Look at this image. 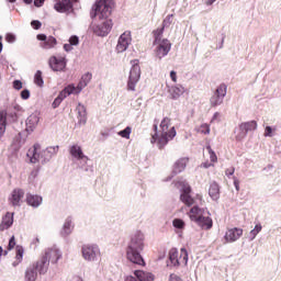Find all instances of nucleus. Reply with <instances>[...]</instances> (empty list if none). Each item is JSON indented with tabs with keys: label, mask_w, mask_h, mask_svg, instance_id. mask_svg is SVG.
<instances>
[{
	"label": "nucleus",
	"mask_w": 281,
	"mask_h": 281,
	"mask_svg": "<svg viewBox=\"0 0 281 281\" xmlns=\"http://www.w3.org/2000/svg\"><path fill=\"white\" fill-rule=\"evenodd\" d=\"M144 240L145 236L142 231H136L131 235L130 243L126 249L127 260L133 262V265H139L144 267V258L142 257V251H144Z\"/></svg>",
	"instance_id": "obj_1"
},
{
	"label": "nucleus",
	"mask_w": 281,
	"mask_h": 281,
	"mask_svg": "<svg viewBox=\"0 0 281 281\" xmlns=\"http://www.w3.org/2000/svg\"><path fill=\"white\" fill-rule=\"evenodd\" d=\"M155 134L151 136V144H156L158 148H164L177 137V130L175 128L170 117H164L160 122L159 130L157 131V125H155Z\"/></svg>",
	"instance_id": "obj_2"
},
{
	"label": "nucleus",
	"mask_w": 281,
	"mask_h": 281,
	"mask_svg": "<svg viewBox=\"0 0 281 281\" xmlns=\"http://www.w3.org/2000/svg\"><path fill=\"white\" fill-rule=\"evenodd\" d=\"M58 150H60L58 145L42 149L41 144H35L32 148L29 149L26 157L30 158L31 164H38V161H41V164H47L52 161L53 157L58 155Z\"/></svg>",
	"instance_id": "obj_3"
},
{
	"label": "nucleus",
	"mask_w": 281,
	"mask_h": 281,
	"mask_svg": "<svg viewBox=\"0 0 281 281\" xmlns=\"http://www.w3.org/2000/svg\"><path fill=\"white\" fill-rule=\"evenodd\" d=\"M188 215L190 221L196 223L202 229H212V217H210V212L205 211L204 209H201L195 204L193 207H191Z\"/></svg>",
	"instance_id": "obj_4"
},
{
	"label": "nucleus",
	"mask_w": 281,
	"mask_h": 281,
	"mask_svg": "<svg viewBox=\"0 0 281 281\" xmlns=\"http://www.w3.org/2000/svg\"><path fill=\"white\" fill-rule=\"evenodd\" d=\"M178 188H180V201L184 203L188 207H192V205H199L201 201H203L202 195H195L192 194V188L186 180H180L177 183Z\"/></svg>",
	"instance_id": "obj_5"
},
{
	"label": "nucleus",
	"mask_w": 281,
	"mask_h": 281,
	"mask_svg": "<svg viewBox=\"0 0 281 281\" xmlns=\"http://www.w3.org/2000/svg\"><path fill=\"white\" fill-rule=\"evenodd\" d=\"M113 0H99L92 7L90 16L91 19H95V16H99V19H109L113 12Z\"/></svg>",
	"instance_id": "obj_6"
},
{
	"label": "nucleus",
	"mask_w": 281,
	"mask_h": 281,
	"mask_svg": "<svg viewBox=\"0 0 281 281\" xmlns=\"http://www.w3.org/2000/svg\"><path fill=\"white\" fill-rule=\"evenodd\" d=\"M81 254L86 262H98L100 258V247L95 244H88L81 247Z\"/></svg>",
	"instance_id": "obj_7"
},
{
	"label": "nucleus",
	"mask_w": 281,
	"mask_h": 281,
	"mask_svg": "<svg viewBox=\"0 0 281 281\" xmlns=\"http://www.w3.org/2000/svg\"><path fill=\"white\" fill-rule=\"evenodd\" d=\"M139 78H142V68L139 67V64L134 61L132 68L130 69V76L127 79V91H136Z\"/></svg>",
	"instance_id": "obj_8"
},
{
	"label": "nucleus",
	"mask_w": 281,
	"mask_h": 281,
	"mask_svg": "<svg viewBox=\"0 0 281 281\" xmlns=\"http://www.w3.org/2000/svg\"><path fill=\"white\" fill-rule=\"evenodd\" d=\"M154 56L161 60V58H166L168 54H170V49H172V43L168 41V38H162L161 42H154Z\"/></svg>",
	"instance_id": "obj_9"
},
{
	"label": "nucleus",
	"mask_w": 281,
	"mask_h": 281,
	"mask_svg": "<svg viewBox=\"0 0 281 281\" xmlns=\"http://www.w3.org/2000/svg\"><path fill=\"white\" fill-rule=\"evenodd\" d=\"M226 95H227V86L220 85L215 90L214 94L210 99L211 106H221Z\"/></svg>",
	"instance_id": "obj_10"
},
{
	"label": "nucleus",
	"mask_w": 281,
	"mask_h": 281,
	"mask_svg": "<svg viewBox=\"0 0 281 281\" xmlns=\"http://www.w3.org/2000/svg\"><path fill=\"white\" fill-rule=\"evenodd\" d=\"M133 42V37L131 36V31H125L122 33L119 37L117 44H116V53L117 54H124L126 49H128V46Z\"/></svg>",
	"instance_id": "obj_11"
},
{
	"label": "nucleus",
	"mask_w": 281,
	"mask_h": 281,
	"mask_svg": "<svg viewBox=\"0 0 281 281\" xmlns=\"http://www.w3.org/2000/svg\"><path fill=\"white\" fill-rule=\"evenodd\" d=\"M50 265H58V260L63 258V251L58 247L47 248L42 255Z\"/></svg>",
	"instance_id": "obj_12"
},
{
	"label": "nucleus",
	"mask_w": 281,
	"mask_h": 281,
	"mask_svg": "<svg viewBox=\"0 0 281 281\" xmlns=\"http://www.w3.org/2000/svg\"><path fill=\"white\" fill-rule=\"evenodd\" d=\"M25 196V191L23 189H13L9 194L8 201L12 205V207H21L23 203V199Z\"/></svg>",
	"instance_id": "obj_13"
},
{
	"label": "nucleus",
	"mask_w": 281,
	"mask_h": 281,
	"mask_svg": "<svg viewBox=\"0 0 281 281\" xmlns=\"http://www.w3.org/2000/svg\"><path fill=\"white\" fill-rule=\"evenodd\" d=\"M69 154L75 161H81V164H87L89 157L82 151V147L78 144H74L69 147Z\"/></svg>",
	"instance_id": "obj_14"
},
{
	"label": "nucleus",
	"mask_w": 281,
	"mask_h": 281,
	"mask_svg": "<svg viewBox=\"0 0 281 281\" xmlns=\"http://www.w3.org/2000/svg\"><path fill=\"white\" fill-rule=\"evenodd\" d=\"M48 65L54 71H65L67 59L63 56H52L48 60Z\"/></svg>",
	"instance_id": "obj_15"
},
{
	"label": "nucleus",
	"mask_w": 281,
	"mask_h": 281,
	"mask_svg": "<svg viewBox=\"0 0 281 281\" xmlns=\"http://www.w3.org/2000/svg\"><path fill=\"white\" fill-rule=\"evenodd\" d=\"M36 38L41 42L40 47H42V49H54V47H56V45L58 44L56 37L54 36L37 34Z\"/></svg>",
	"instance_id": "obj_16"
},
{
	"label": "nucleus",
	"mask_w": 281,
	"mask_h": 281,
	"mask_svg": "<svg viewBox=\"0 0 281 281\" xmlns=\"http://www.w3.org/2000/svg\"><path fill=\"white\" fill-rule=\"evenodd\" d=\"M113 29V21L105 20L103 23L94 25L93 32L97 36H106Z\"/></svg>",
	"instance_id": "obj_17"
},
{
	"label": "nucleus",
	"mask_w": 281,
	"mask_h": 281,
	"mask_svg": "<svg viewBox=\"0 0 281 281\" xmlns=\"http://www.w3.org/2000/svg\"><path fill=\"white\" fill-rule=\"evenodd\" d=\"M38 122H41V113L33 112L27 119H26V133H34L36 131V126H38Z\"/></svg>",
	"instance_id": "obj_18"
},
{
	"label": "nucleus",
	"mask_w": 281,
	"mask_h": 281,
	"mask_svg": "<svg viewBox=\"0 0 281 281\" xmlns=\"http://www.w3.org/2000/svg\"><path fill=\"white\" fill-rule=\"evenodd\" d=\"M243 236V228L234 227L228 228L224 235L226 243H236Z\"/></svg>",
	"instance_id": "obj_19"
},
{
	"label": "nucleus",
	"mask_w": 281,
	"mask_h": 281,
	"mask_svg": "<svg viewBox=\"0 0 281 281\" xmlns=\"http://www.w3.org/2000/svg\"><path fill=\"white\" fill-rule=\"evenodd\" d=\"M74 227H76L74 224V217L71 216L66 217L60 229V236H63V238H67V236H71V234L74 233Z\"/></svg>",
	"instance_id": "obj_20"
},
{
	"label": "nucleus",
	"mask_w": 281,
	"mask_h": 281,
	"mask_svg": "<svg viewBox=\"0 0 281 281\" xmlns=\"http://www.w3.org/2000/svg\"><path fill=\"white\" fill-rule=\"evenodd\" d=\"M76 113L78 124H80V126H85V124H87V108L85 106V104L78 103L76 108Z\"/></svg>",
	"instance_id": "obj_21"
},
{
	"label": "nucleus",
	"mask_w": 281,
	"mask_h": 281,
	"mask_svg": "<svg viewBox=\"0 0 281 281\" xmlns=\"http://www.w3.org/2000/svg\"><path fill=\"white\" fill-rule=\"evenodd\" d=\"M74 8V4H71V0H61L57 3H55L54 9L56 12L65 13L71 11Z\"/></svg>",
	"instance_id": "obj_22"
},
{
	"label": "nucleus",
	"mask_w": 281,
	"mask_h": 281,
	"mask_svg": "<svg viewBox=\"0 0 281 281\" xmlns=\"http://www.w3.org/2000/svg\"><path fill=\"white\" fill-rule=\"evenodd\" d=\"M26 203L31 207H41V205L43 204V196L27 193L26 194Z\"/></svg>",
	"instance_id": "obj_23"
},
{
	"label": "nucleus",
	"mask_w": 281,
	"mask_h": 281,
	"mask_svg": "<svg viewBox=\"0 0 281 281\" xmlns=\"http://www.w3.org/2000/svg\"><path fill=\"white\" fill-rule=\"evenodd\" d=\"M69 95H72V93L66 87L59 92L58 97L54 100L52 104L53 109H58L63 103V100H65L66 98H69Z\"/></svg>",
	"instance_id": "obj_24"
},
{
	"label": "nucleus",
	"mask_w": 281,
	"mask_h": 281,
	"mask_svg": "<svg viewBox=\"0 0 281 281\" xmlns=\"http://www.w3.org/2000/svg\"><path fill=\"white\" fill-rule=\"evenodd\" d=\"M87 81L85 79H80L77 86L75 85H68L67 88L72 95H78L79 93H82V89L87 87Z\"/></svg>",
	"instance_id": "obj_25"
},
{
	"label": "nucleus",
	"mask_w": 281,
	"mask_h": 281,
	"mask_svg": "<svg viewBox=\"0 0 281 281\" xmlns=\"http://www.w3.org/2000/svg\"><path fill=\"white\" fill-rule=\"evenodd\" d=\"M35 269L41 276H45V273L49 271L48 260L42 256L41 259L36 262Z\"/></svg>",
	"instance_id": "obj_26"
},
{
	"label": "nucleus",
	"mask_w": 281,
	"mask_h": 281,
	"mask_svg": "<svg viewBox=\"0 0 281 281\" xmlns=\"http://www.w3.org/2000/svg\"><path fill=\"white\" fill-rule=\"evenodd\" d=\"M188 161H190L188 157L178 159L173 165V173L179 175L180 172H183L188 166Z\"/></svg>",
	"instance_id": "obj_27"
},
{
	"label": "nucleus",
	"mask_w": 281,
	"mask_h": 281,
	"mask_svg": "<svg viewBox=\"0 0 281 281\" xmlns=\"http://www.w3.org/2000/svg\"><path fill=\"white\" fill-rule=\"evenodd\" d=\"M14 224V213H10L8 212L3 218L2 222L0 224V229H10V227H12V225Z\"/></svg>",
	"instance_id": "obj_28"
},
{
	"label": "nucleus",
	"mask_w": 281,
	"mask_h": 281,
	"mask_svg": "<svg viewBox=\"0 0 281 281\" xmlns=\"http://www.w3.org/2000/svg\"><path fill=\"white\" fill-rule=\"evenodd\" d=\"M209 195L213 201H218V199H221V187H218V183L212 182L210 184Z\"/></svg>",
	"instance_id": "obj_29"
},
{
	"label": "nucleus",
	"mask_w": 281,
	"mask_h": 281,
	"mask_svg": "<svg viewBox=\"0 0 281 281\" xmlns=\"http://www.w3.org/2000/svg\"><path fill=\"white\" fill-rule=\"evenodd\" d=\"M23 256H25V248L23 246H15V260L12 262V267H19L23 262Z\"/></svg>",
	"instance_id": "obj_30"
},
{
	"label": "nucleus",
	"mask_w": 281,
	"mask_h": 281,
	"mask_svg": "<svg viewBox=\"0 0 281 281\" xmlns=\"http://www.w3.org/2000/svg\"><path fill=\"white\" fill-rule=\"evenodd\" d=\"M186 89L182 86H172L169 88L168 93L172 100H177L183 95Z\"/></svg>",
	"instance_id": "obj_31"
},
{
	"label": "nucleus",
	"mask_w": 281,
	"mask_h": 281,
	"mask_svg": "<svg viewBox=\"0 0 281 281\" xmlns=\"http://www.w3.org/2000/svg\"><path fill=\"white\" fill-rule=\"evenodd\" d=\"M8 126V111H0V139L5 135V128Z\"/></svg>",
	"instance_id": "obj_32"
},
{
	"label": "nucleus",
	"mask_w": 281,
	"mask_h": 281,
	"mask_svg": "<svg viewBox=\"0 0 281 281\" xmlns=\"http://www.w3.org/2000/svg\"><path fill=\"white\" fill-rule=\"evenodd\" d=\"M134 276L138 279V281H153L155 277L150 272H145L143 270H135Z\"/></svg>",
	"instance_id": "obj_33"
},
{
	"label": "nucleus",
	"mask_w": 281,
	"mask_h": 281,
	"mask_svg": "<svg viewBox=\"0 0 281 281\" xmlns=\"http://www.w3.org/2000/svg\"><path fill=\"white\" fill-rule=\"evenodd\" d=\"M178 267H187L188 266V250L186 248H181L179 251V256H177Z\"/></svg>",
	"instance_id": "obj_34"
},
{
	"label": "nucleus",
	"mask_w": 281,
	"mask_h": 281,
	"mask_svg": "<svg viewBox=\"0 0 281 281\" xmlns=\"http://www.w3.org/2000/svg\"><path fill=\"white\" fill-rule=\"evenodd\" d=\"M177 256H179V250H177V248H171L169 250V262L171 267H179V261L177 260Z\"/></svg>",
	"instance_id": "obj_35"
},
{
	"label": "nucleus",
	"mask_w": 281,
	"mask_h": 281,
	"mask_svg": "<svg viewBox=\"0 0 281 281\" xmlns=\"http://www.w3.org/2000/svg\"><path fill=\"white\" fill-rule=\"evenodd\" d=\"M240 125H241V128H244L246 133H249L250 131H256V128H258V123L256 121L241 123Z\"/></svg>",
	"instance_id": "obj_36"
},
{
	"label": "nucleus",
	"mask_w": 281,
	"mask_h": 281,
	"mask_svg": "<svg viewBox=\"0 0 281 281\" xmlns=\"http://www.w3.org/2000/svg\"><path fill=\"white\" fill-rule=\"evenodd\" d=\"M247 137V132L243 128V125L235 131V138L237 142H243Z\"/></svg>",
	"instance_id": "obj_37"
},
{
	"label": "nucleus",
	"mask_w": 281,
	"mask_h": 281,
	"mask_svg": "<svg viewBox=\"0 0 281 281\" xmlns=\"http://www.w3.org/2000/svg\"><path fill=\"white\" fill-rule=\"evenodd\" d=\"M172 225L175 229H178V232H183V229H186V222L181 218H175L172 221Z\"/></svg>",
	"instance_id": "obj_38"
},
{
	"label": "nucleus",
	"mask_w": 281,
	"mask_h": 281,
	"mask_svg": "<svg viewBox=\"0 0 281 281\" xmlns=\"http://www.w3.org/2000/svg\"><path fill=\"white\" fill-rule=\"evenodd\" d=\"M131 133H133V127L127 126L123 131L117 132V135L123 139H131Z\"/></svg>",
	"instance_id": "obj_39"
},
{
	"label": "nucleus",
	"mask_w": 281,
	"mask_h": 281,
	"mask_svg": "<svg viewBox=\"0 0 281 281\" xmlns=\"http://www.w3.org/2000/svg\"><path fill=\"white\" fill-rule=\"evenodd\" d=\"M36 270L34 268H27L25 272V281H36Z\"/></svg>",
	"instance_id": "obj_40"
},
{
	"label": "nucleus",
	"mask_w": 281,
	"mask_h": 281,
	"mask_svg": "<svg viewBox=\"0 0 281 281\" xmlns=\"http://www.w3.org/2000/svg\"><path fill=\"white\" fill-rule=\"evenodd\" d=\"M262 232V225L261 224H257L254 229L250 231L249 233V238L250 240H255L256 237L258 236V234H260Z\"/></svg>",
	"instance_id": "obj_41"
},
{
	"label": "nucleus",
	"mask_w": 281,
	"mask_h": 281,
	"mask_svg": "<svg viewBox=\"0 0 281 281\" xmlns=\"http://www.w3.org/2000/svg\"><path fill=\"white\" fill-rule=\"evenodd\" d=\"M206 150L209 153L211 164H216V161H218V157L216 156L214 149H212V146L207 145Z\"/></svg>",
	"instance_id": "obj_42"
},
{
	"label": "nucleus",
	"mask_w": 281,
	"mask_h": 281,
	"mask_svg": "<svg viewBox=\"0 0 281 281\" xmlns=\"http://www.w3.org/2000/svg\"><path fill=\"white\" fill-rule=\"evenodd\" d=\"M164 26H161L160 29H157L156 31H154V36H155V41L154 43H159L161 41H164L161 38V36H164Z\"/></svg>",
	"instance_id": "obj_43"
},
{
	"label": "nucleus",
	"mask_w": 281,
	"mask_h": 281,
	"mask_svg": "<svg viewBox=\"0 0 281 281\" xmlns=\"http://www.w3.org/2000/svg\"><path fill=\"white\" fill-rule=\"evenodd\" d=\"M34 82L37 85V87H43V72L41 70H37L34 77Z\"/></svg>",
	"instance_id": "obj_44"
},
{
	"label": "nucleus",
	"mask_w": 281,
	"mask_h": 281,
	"mask_svg": "<svg viewBox=\"0 0 281 281\" xmlns=\"http://www.w3.org/2000/svg\"><path fill=\"white\" fill-rule=\"evenodd\" d=\"M196 133H201L202 135H210V125L202 124L196 127Z\"/></svg>",
	"instance_id": "obj_45"
},
{
	"label": "nucleus",
	"mask_w": 281,
	"mask_h": 281,
	"mask_svg": "<svg viewBox=\"0 0 281 281\" xmlns=\"http://www.w3.org/2000/svg\"><path fill=\"white\" fill-rule=\"evenodd\" d=\"M273 133H276V127L266 126L263 137H273Z\"/></svg>",
	"instance_id": "obj_46"
},
{
	"label": "nucleus",
	"mask_w": 281,
	"mask_h": 281,
	"mask_svg": "<svg viewBox=\"0 0 281 281\" xmlns=\"http://www.w3.org/2000/svg\"><path fill=\"white\" fill-rule=\"evenodd\" d=\"M7 43H16V35L12 34V33H7L4 36Z\"/></svg>",
	"instance_id": "obj_47"
},
{
	"label": "nucleus",
	"mask_w": 281,
	"mask_h": 281,
	"mask_svg": "<svg viewBox=\"0 0 281 281\" xmlns=\"http://www.w3.org/2000/svg\"><path fill=\"white\" fill-rule=\"evenodd\" d=\"M172 14H169L166 16V19L162 22V27H170V25L172 24Z\"/></svg>",
	"instance_id": "obj_48"
},
{
	"label": "nucleus",
	"mask_w": 281,
	"mask_h": 281,
	"mask_svg": "<svg viewBox=\"0 0 281 281\" xmlns=\"http://www.w3.org/2000/svg\"><path fill=\"white\" fill-rule=\"evenodd\" d=\"M68 43H69L70 45H72V47H74V46L76 47V46L79 45L80 40L78 38V36L72 35V36H70Z\"/></svg>",
	"instance_id": "obj_49"
},
{
	"label": "nucleus",
	"mask_w": 281,
	"mask_h": 281,
	"mask_svg": "<svg viewBox=\"0 0 281 281\" xmlns=\"http://www.w3.org/2000/svg\"><path fill=\"white\" fill-rule=\"evenodd\" d=\"M14 247H16V239L14 238V236H12L9 239V245H8V250L7 251H12V249H14Z\"/></svg>",
	"instance_id": "obj_50"
},
{
	"label": "nucleus",
	"mask_w": 281,
	"mask_h": 281,
	"mask_svg": "<svg viewBox=\"0 0 281 281\" xmlns=\"http://www.w3.org/2000/svg\"><path fill=\"white\" fill-rule=\"evenodd\" d=\"M43 24L41 23V21H38V20H33L32 22H31V27H33V30H41V26H42Z\"/></svg>",
	"instance_id": "obj_51"
},
{
	"label": "nucleus",
	"mask_w": 281,
	"mask_h": 281,
	"mask_svg": "<svg viewBox=\"0 0 281 281\" xmlns=\"http://www.w3.org/2000/svg\"><path fill=\"white\" fill-rule=\"evenodd\" d=\"M13 89H15L16 91H21V89H23V82H21V80H14Z\"/></svg>",
	"instance_id": "obj_52"
},
{
	"label": "nucleus",
	"mask_w": 281,
	"mask_h": 281,
	"mask_svg": "<svg viewBox=\"0 0 281 281\" xmlns=\"http://www.w3.org/2000/svg\"><path fill=\"white\" fill-rule=\"evenodd\" d=\"M91 78H93V76L91 75V72H87L85 74L81 79L86 81V83H90L91 82Z\"/></svg>",
	"instance_id": "obj_53"
},
{
	"label": "nucleus",
	"mask_w": 281,
	"mask_h": 281,
	"mask_svg": "<svg viewBox=\"0 0 281 281\" xmlns=\"http://www.w3.org/2000/svg\"><path fill=\"white\" fill-rule=\"evenodd\" d=\"M21 98H22V100H30V90L24 89V90L21 92Z\"/></svg>",
	"instance_id": "obj_54"
},
{
	"label": "nucleus",
	"mask_w": 281,
	"mask_h": 281,
	"mask_svg": "<svg viewBox=\"0 0 281 281\" xmlns=\"http://www.w3.org/2000/svg\"><path fill=\"white\" fill-rule=\"evenodd\" d=\"M169 281H183V279H181V277H179L176 273H172L169 276Z\"/></svg>",
	"instance_id": "obj_55"
},
{
	"label": "nucleus",
	"mask_w": 281,
	"mask_h": 281,
	"mask_svg": "<svg viewBox=\"0 0 281 281\" xmlns=\"http://www.w3.org/2000/svg\"><path fill=\"white\" fill-rule=\"evenodd\" d=\"M211 122H221V113L215 112Z\"/></svg>",
	"instance_id": "obj_56"
},
{
	"label": "nucleus",
	"mask_w": 281,
	"mask_h": 281,
	"mask_svg": "<svg viewBox=\"0 0 281 281\" xmlns=\"http://www.w3.org/2000/svg\"><path fill=\"white\" fill-rule=\"evenodd\" d=\"M43 3H45V0H34L35 8H42Z\"/></svg>",
	"instance_id": "obj_57"
},
{
	"label": "nucleus",
	"mask_w": 281,
	"mask_h": 281,
	"mask_svg": "<svg viewBox=\"0 0 281 281\" xmlns=\"http://www.w3.org/2000/svg\"><path fill=\"white\" fill-rule=\"evenodd\" d=\"M170 78H171L172 82H177V71L171 70L170 71Z\"/></svg>",
	"instance_id": "obj_58"
},
{
	"label": "nucleus",
	"mask_w": 281,
	"mask_h": 281,
	"mask_svg": "<svg viewBox=\"0 0 281 281\" xmlns=\"http://www.w3.org/2000/svg\"><path fill=\"white\" fill-rule=\"evenodd\" d=\"M64 49L65 52H71L74 49V46L72 44L68 43L64 45Z\"/></svg>",
	"instance_id": "obj_59"
},
{
	"label": "nucleus",
	"mask_w": 281,
	"mask_h": 281,
	"mask_svg": "<svg viewBox=\"0 0 281 281\" xmlns=\"http://www.w3.org/2000/svg\"><path fill=\"white\" fill-rule=\"evenodd\" d=\"M234 186H235V190L238 192L240 190V182L234 178Z\"/></svg>",
	"instance_id": "obj_60"
},
{
	"label": "nucleus",
	"mask_w": 281,
	"mask_h": 281,
	"mask_svg": "<svg viewBox=\"0 0 281 281\" xmlns=\"http://www.w3.org/2000/svg\"><path fill=\"white\" fill-rule=\"evenodd\" d=\"M235 172V169L234 168H229V169H226L225 173H226V177H232Z\"/></svg>",
	"instance_id": "obj_61"
},
{
	"label": "nucleus",
	"mask_w": 281,
	"mask_h": 281,
	"mask_svg": "<svg viewBox=\"0 0 281 281\" xmlns=\"http://www.w3.org/2000/svg\"><path fill=\"white\" fill-rule=\"evenodd\" d=\"M212 166H214V164H212V162H203L201 165L202 168H212Z\"/></svg>",
	"instance_id": "obj_62"
},
{
	"label": "nucleus",
	"mask_w": 281,
	"mask_h": 281,
	"mask_svg": "<svg viewBox=\"0 0 281 281\" xmlns=\"http://www.w3.org/2000/svg\"><path fill=\"white\" fill-rule=\"evenodd\" d=\"M2 256H8V250H3V247L0 246V258Z\"/></svg>",
	"instance_id": "obj_63"
},
{
	"label": "nucleus",
	"mask_w": 281,
	"mask_h": 281,
	"mask_svg": "<svg viewBox=\"0 0 281 281\" xmlns=\"http://www.w3.org/2000/svg\"><path fill=\"white\" fill-rule=\"evenodd\" d=\"M213 3H216V0H204L205 5H212Z\"/></svg>",
	"instance_id": "obj_64"
}]
</instances>
